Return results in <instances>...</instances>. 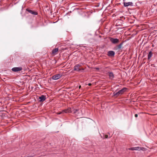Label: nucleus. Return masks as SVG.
I'll use <instances>...</instances> for the list:
<instances>
[{
    "label": "nucleus",
    "mask_w": 157,
    "mask_h": 157,
    "mask_svg": "<svg viewBox=\"0 0 157 157\" xmlns=\"http://www.w3.org/2000/svg\"><path fill=\"white\" fill-rule=\"evenodd\" d=\"M110 40L113 44H116L118 43L119 40L117 38H114L112 37L110 38Z\"/></svg>",
    "instance_id": "nucleus-1"
},
{
    "label": "nucleus",
    "mask_w": 157,
    "mask_h": 157,
    "mask_svg": "<svg viewBox=\"0 0 157 157\" xmlns=\"http://www.w3.org/2000/svg\"><path fill=\"white\" fill-rule=\"evenodd\" d=\"M144 148L141 147H130L128 148V150H138L140 151V150H144Z\"/></svg>",
    "instance_id": "nucleus-2"
},
{
    "label": "nucleus",
    "mask_w": 157,
    "mask_h": 157,
    "mask_svg": "<svg viewBox=\"0 0 157 157\" xmlns=\"http://www.w3.org/2000/svg\"><path fill=\"white\" fill-rule=\"evenodd\" d=\"M81 65L79 64H77L74 67V70L75 71H80L81 70H84V69L83 68L80 69L79 67L81 66Z\"/></svg>",
    "instance_id": "nucleus-3"
},
{
    "label": "nucleus",
    "mask_w": 157,
    "mask_h": 157,
    "mask_svg": "<svg viewBox=\"0 0 157 157\" xmlns=\"http://www.w3.org/2000/svg\"><path fill=\"white\" fill-rule=\"evenodd\" d=\"M22 69V68L21 67H14L12 69V70L14 72H17L21 71Z\"/></svg>",
    "instance_id": "nucleus-4"
},
{
    "label": "nucleus",
    "mask_w": 157,
    "mask_h": 157,
    "mask_svg": "<svg viewBox=\"0 0 157 157\" xmlns=\"http://www.w3.org/2000/svg\"><path fill=\"white\" fill-rule=\"evenodd\" d=\"M127 88L126 87L123 88L121 90H119L117 94H119V95L123 94L126 90Z\"/></svg>",
    "instance_id": "nucleus-5"
},
{
    "label": "nucleus",
    "mask_w": 157,
    "mask_h": 157,
    "mask_svg": "<svg viewBox=\"0 0 157 157\" xmlns=\"http://www.w3.org/2000/svg\"><path fill=\"white\" fill-rule=\"evenodd\" d=\"M61 77V75L59 74H58L53 76L52 78L54 80H57L59 78Z\"/></svg>",
    "instance_id": "nucleus-6"
},
{
    "label": "nucleus",
    "mask_w": 157,
    "mask_h": 157,
    "mask_svg": "<svg viewBox=\"0 0 157 157\" xmlns=\"http://www.w3.org/2000/svg\"><path fill=\"white\" fill-rule=\"evenodd\" d=\"M26 10L29 13L34 15H37L38 14L37 12L33 11L31 10L26 9Z\"/></svg>",
    "instance_id": "nucleus-7"
},
{
    "label": "nucleus",
    "mask_w": 157,
    "mask_h": 157,
    "mask_svg": "<svg viewBox=\"0 0 157 157\" xmlns=\"http://www.w3.org/2000/svg\"><path fill=\"white\" fill-rule=\"evenodd\" d=\"M124 5L125 7H127L130 6H133V3L132 2H124Z\"/></svg>",
    "instance_id": "nucleus-8"
},
{
    "label": "nucleus",
    "mask_w": 157,
    "mask_h": 157,
    "mask_svg": "<svg viewBox=\"0 0 157 157\" xmlns=\"http://www.w3.org/2000/svg\"><path fill=\"white\" fill-rule=\"evenodd\" d=\"M108 73L109 74V78L112 80L114 77V75L112 72H109Z\"/></svg>",
    "instance_id": "nucleus-9"
},
{
    "label": "nucleus",
    "mask_w": 157,
    "mask_h": 157,
    "mask_svg": "<svg viewBox=\"0 0 157 157\" xmlns=\"http://www.w3.org/2000/svg\"><path fill=\"white\" fill-rule=\"evenodd\" d=\"M39 101L40 102L44 101L46 99V97L44 95H42L39 97Z\"/></svg>",
    "instance_id": "nucleus-10"
},
{
    "label": "nucleus",
    "mask_w": 157,
    "mask_h": 157,
    "mask_svg": "<svg viewBox=\"0 0 157 157\" xmlns=\"http://www.w3.org/2000/svg\"><path fill=\"white\" fill-rule=\"evenodd\" d=\"M58 51V48H55L53 49L52 52V54L53 55H56L57 54V52Z\"/></svg>",
    "instance_id": "nucleus-11"
},
{
    "label": "nucleus",
    "mask_w": 157,
    "mask_h": 157,
    "mask_svg": "<svg viewBox=\"0 0 157 157\" xmlns=\"http://www.w3.org/2000/svg\"><path fill=\"white\" fill-rule=\"evenodd\" d=\"M115 55V52L112 51H109L108 53V55L109 56H113Z\"/></svg>",
    "instance_id": "nucleus-12"
},
{
    "label": "nucleus",
    "mask_w": 157,
    "mask_h": 157,
    "mask_svg": "<svg viewBox=\"0 0 157 157\" xmlns=\"http://www.w3.org/2000/svg\"><path fill=\"white\" fill-rule=\"evenodd\" d=\"M71 109L70 108H68L67 109L64 110H63V113H71Z\"/></svg>",
    "instance_id": "nucleus-13"
},
{
    "label": "nucleus",
    "mask_w": 157,
    "mask_h": 157,
    "mask_svg": "<svg viewBox=\"0 0 157 157\" xmlns=\"http://www.w3.org/2000/svg\"><path fill=\"white\" fill-rule=\"evenodd\" d=\"M122 44L123 43H121L119 45H117L114 48L115 49L117 50V49H120L121 48Z\"/></svg>",
    "instance_id": "nucleus-14"
},
{
    "label": "nucleus",
    "mask_w": 157,
    "mask_h": 157,
    "mask_svg": "<svg viewBox=\"0 0 157 157\" xmlns=\"http://www.w3.org/2000/svg\"><path fill=\"white\" fill-rule=\"evenodd\" d=\"M152 54H153L151 51L149 52L148 55V59H149L151 57Z\"/></svg>",
    "instance_id": "nucleus-15"
},
{
    "label": "nucleus",
    "mask_w": 157,
    "mask_h": 157,
    "mask_svg": "<svg viewBox=\"0 0 157 157\" xmlns=\"http://www.w3.org/2000/svg\"><path fill=\"white\" fill-rule=\"evenodd\" d=\"M117 92H114L113 93V95L114 96H119V94H117Z\"/></svg>",
    "instance_id": "nucleus-16"
},
{
    "label": "nucleus",
    "mask_w": 157,
    "mask_h": 157,
    "mask_svg": "<svg viewBox=\"0 0 157 157\" xmlns=\"http://www.w3.org/2000/svg\"><path fill=\"white\" fill-rule=\"evenodd\" d=\"M78 111V109H74V113L75 114H76L77 112Z\"/></svg>",
    "instance_id": "nucleus-17"
},
{
    "label": "nucleus",
    "mask_w": 157,
    "mask_h": 157,
    "mask_svg": "<svg viewBox=\"0 0 157 157\" xmlns=\"http://www.w3.org/2000/svg\"><path fill=\"white\" fill-rule=\"evenodd\" d=\"M63 113V111H62V112H60L58 113L57 114H61V113Z\"/></svg>",
    "instance_id": "nucleus-18"
},
{
    "label": "nucleus",
    "mask_w": 157,
    "mask_h": 157,
    "mask_svg": "<svg viewBox=\"0 0 157 157\" xmlns=\"http://www.w3.org/2000/svg\"><path fill=\"white\" fill-rule=\"evenodd\" d=\"M105 137L106 138H108V135H105Z\"/></svg>",
    "instance_id": "nucleus-19"
},
{
    "label": "nucleus",
    "mask_w": 157,
    "mask_h": 157,
    "mask_svg": "<svg viewBox=\"0 0 157 157\" xmlns=\"http://www.w3.org/2000/svg\"><path fill=\"white\" fill-rule=\"evenodd\" d=\"M138 114H135V116L136 117H138Z\"/></svg>",
    "instance_id": "nucleus-20"
},
{
    "label": "nucleus",
    "mask_w": 157,
    "mask_h": 157,
    "mask_svg": "<svg viewBox=\"0 0 157 157\" xmlns=\"http://www.w3.org/2000/svg\"><path fill=\"white\" fill-rule=\"evenodd\" d=\"M88 85H89V86H91V83H89V84H88Z\"/></svg>",
    "instance_id": "nucleus-21"
},
{
    "label": "nucleus",
    "mask_w": 157,
    "mask_h": 157,
    "mask_svg": "<svg viewBox=\"0 0 157 157\" xmlns=\"http://www.w3.org/2000/svg\"><path fill=\"white\" fill-rule=\"evenodd\" d=\"M81 87V86H79V88L80 89Z\"/></svg>",
    "instance_id": "nucleus-22"
},
{
    "label": "nucleus",
    "mask_w": 157,
    "mask_h": 157,
    "mask_svg": "<svg viewBox=\"0 0 157 157\" xmlns=\"http://www.w3.org/2000/svg\"><path fill=\"white\" fill-rule=\"evenodd\" d=\"M96 69H97V70H99V68H96Z\"/></svg>",
    "instance_id": "nucleus-23"
}]
</instances>
